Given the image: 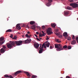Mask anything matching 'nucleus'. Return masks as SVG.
<instances>
[{"instance_id": "obj_1", "label": "nucleus", "mask_w": 78, "mask_h": 78, "mask_svg": "<svg viewBox=\"0 0 78 78\" xmlns=\"http://www.w3.org/2000/svg\"><path fill=\"white\" fill-rule=\"evenodd\" d=\"M55 47L56 49V50L58 51H60L63 50V49H66L67 48V45H65L63 47L62 44H55Z\"/></svg>"}, {"instance_id": "obj_2", "label": "nucleus", "mask_w": 78, "mask_h": 78, "mask_svg": "<svg viewBox=\"0 0 78 78\" xmlns=\"http://www.w3.org/2000/svg\"><path fill=\"white\" fill-rule=\"evenodd\" d=\"M15 44H16L17 46H20L22 44V43H23V42H24L25 43V44H28L31 42V39L30 38H28L27 40H26L25 41H15Z\"/></svg>"}, {"instance_id": "obj_3", "label": "nucleus", "mask_w": 78, "mask_h": 78, "mask_svg": "<svg viewBox=\"0 0 78 78\" xmlns=\"http://www.w3.org/2000/svg\"><path fill=\"white\" fill-rule=\"evenodd\" d=\"M16 45V42L15 41H10V44H8L7 46L8 48L11 49V48L13 47V46L15 47Z\"/></svg>"}, {"instance_id": "obj_4", "label": "nucleus", "mask_w": 78, "mask_h": 78, "mask_svg": "<svg viewBox=\"0 0 78 78\" xmlns=\"http://www.w3.org/2000/svg\"><path fill=\"white\" fill-rule=\"evenodd\" d=\"M51 27H49V28H48V29H47V33L48 35L51 34L53 33V32H51Z\"/></svg>"}, {"instance_id": "obj_5", "label": "nucleus", "mask_w": 78, "mask_h": 78, "mask_svg": "<svg viewBox=\"0 0 78 78\" xmlns=\"http://www.w3.org/2000/svg\"><path fill=\"white\" fill-rule=\"evenodd\" d=\"M70 5L72 6L73 8L78 7V5L76 3H72L70 4Z\"/></svg>"}, {"instance_id": "obj_6", "label": "nucleus", "mask_w": 78, "mask_h": 78, "mask_svg": "<svg viewBox=\"0 0 78 78\" xmlns=\"http://www.w3.org/2000/svg\"><path fill=\"white\" fill-rule=\"evenodd\" d=\"M48 2L46 4V5L48 6H49L51 5V3L52 2V0H48Z\"/></svg>"}, {"instance_id": "obj_7", "label": "nucleus", "mask_w": 78, "mask_h": 78, "mask_svg": "<svg viewBox=\"0 0 78 78\" xmlns=\"http://www.w3.org/2000/svg\"><path fill=\"white\" fill-rule=\"evenodd\" d=\"M34 46L35 47V48L36 49L38 48L39 47V44L37 43H36L34 44Z\"/></svg>"}, {"instance_id": "obj_8", "label": "nucleus", "mask_w": 78, "mask_h": 78, "mask_svg": "<svg viewBox=\"0 0 78 78\" xmlns=\"http://www.w3.org/2000/svg\"><path fill=\"white\" fill-rule=\"evenodd\" d=\"M42 33H43L42 34H41V33L39 34V37H42L43 36H45L44 34L45 33H44V32L43 31H42Z\"/></svg>"}, {"instance_id": "obj_9", "label": "nucleus", "mask_w": 78, "mask_h": 78, "mask_svg": "<svg viewBox=\"0 0 78 78\" xmlns=\"http://www.w3.org/2000/svg\"><path fill=\"white\" fill-rule=\"evenodd\" d=\"M63 36L65 37V38H67L68 37V34L67 32H65L63 33Z\"/></svg>"}, {"instance_id": "obj_10", "label": "nucleus", "mask_w": 78, "mask_h": 78, "mask_svg": "<svg viewBox=\"0 0 78 78\" xmlns=\"http://www.w3.org/2000/svg\"><path fill=\"white\" fill-rule=\"evenodd\" d=\"M6 49H4L3 48L1 49L0 52L1 53H4L5 52V51H6Z\"/></svg>"}, {"instance_id": "obj_11", "label": "nucleus", "mask_w": 78, "mask_h": 78, "mask_svg": "<svg viewBox=\"0 0 78 78\" xmlns=\"http://www.w3.org/2000/svg\"><path fill=\"white\" fill-rule=\"evenodd\" d=\"M21 72H22L21 71H17L15 72V73H14V75H17L18 74H20V73H21Z\"/></svg>"}, {"instance_id": "obj_12", "label": "nucleus", "mask_w": 78, "mask_h": 78, "mask_svg": "<svg viewBox=\"0 0 78 78\" xmlns=\"http://www.w3.org/2000/svg\"><path fill=\"white\" fill-rule=\"evenodd\" d=\"M24 73H25L26 74H27V75L28 77H30V75L29 74V73L28 72H24Z\"/></svg>"}, {"instance_id": "obj_13", "label": "nucleus", "mask_w": 78, "mask_h": 78, "mask_svg": "<svg viewBox=\"0 0 78 78\" xmlns=\"http://www.w3.org/2000/svg\"><path fill=\"white\" fill-rule=\"evenodd\" d=\"M76 44V41L75 40H73L71 42V44L73 45Z\"/></svg>"}, {"instance_id": "obj_14", "label": "nucleus", "mask_w": 78, "mask_h": 78, "mask_svg": "<svg viewBox=\"0 0 78 78\" xmlns=\"http://www.w3.org/2000/svg\"><path fill=\"white\" fill-rule=\"evenodd\" d=\"M56 26V24H55V23L51 24V26L55 28V27Z\"/></svg>"}, {"instance_id": "obj_15", "label": "nucleus", "mask_w": 78, "mask_h": 78, "mask_svg": "<svg viewBox=\"0 0 78 78\" xmlns=\"http://www.w3.org/2000/svg\"><path fill=\"white\" fill-rule=\"evenodd\" d=\"M64 13H65V15H68L69 14V12L68 11H65L64 12Z\"/></svg>"}, {"instance_id": "obj_16", "label": "nucleus", "mask_w": 78, "mask_h": 78, "mask_svg": "<svg viewBox=\"0 0 78 78\" xmlns=\"http://www.w3.org/2000/svg\"><path fill=\"white\" fill-rule=\"evenodd\" d=\"M45 45V43H44V44H43L42 45V47L41 46V47H40V49H43V48H44V45Z\"/></svg>"}, {"instance_id": "obj_17", "label": "nucleus", "mask_w": 78, "mask_h": 78, "mask_svg": "<svg viewBox=\"0 0 78 78\" xmlns=\"http://www.w3.org/2000/svg\"><path fill=\"white\" fill-rule=\"evenodd\" d=\"M35 22L34 21H30V25H33L34 24H35Z\"/></svg>"}, {"instance_id": "obj_18", "label": "nucleus", "mask_w": 78, "mask_h": 78, "mask_svg": "<svg viewBox=\"0 0 78 78\" xmlns=\"http://www.w3.org/2000/svg\"><path fill=\"white\" fill-rule=\"evenodd\" d=\"M43 51V49L40 48V50H39V53L40 54L42 53V51Z\"/></svg>"}, {"instance_id": "obj_19", "label": "nucleus", "mask_w": 78, "mask_h": 78, "mask_svg": "<svg viewBox=\"0 0 78 78\" xmlns=\"http://www.w3.org/2000/svg\"><path fill=\"white\" fill-rule=\"evenodd\" d=\"M2 49H3L6 50V47L5 46V45H2Z\"/></svg>"}, {"instance_id": "obj_20", "label": "nucleus", "mask_w": 78, "mask_h": 78, "mask_svg": "<svg viewBox=\"0 0 78 78\" xmlns=\"http://www.w3.org/2000/svg\"><path fill=\"white\" fill-rule=\"evenodd\" d=\"M49 45H50V43L49 42L47 43L46 44V47H47L48 48L49 47Z\"/></svg>"}, {"instance_id": "obj_21", "label": "nucleus", "mask_w": 78, "mask_h": 78, "mask_svg": "<svg viewBox=\"0 0 78 78\" xmlns=\"http://www.w3.org/2000/svg\"><path fill=\"white\" fill-rule=\"evenodd\" d=\"M72 9V7L69 6H68L67 7H66V9H68V10H71Z\"/></svg>"}, {"instance_id": "obj_22", "label": "nucleus", "mask_w": 78, "mask_h": 78, "mask_svg": "<svg viewBox=\"0 0 78 78\" xmlns=\"http://www.w3.org/2000/svg\"><path fill=\"white\" fill-rule=\"evenodd\" d=\"M55 41L56 42H58V43H60L61 42V41H59L58 39H55Z\"/></svg>"}, {"instance_id": "obj_23", "label": "nucleus", "mask_w": 78, "mask_h": 78, "mask_svg": "<svg viewBox=\"0 0 78 78\" xmlns=\"http://www.w3.org/2000/svg\"><path fill=\"white\" fill-rule=\"evenodd\" d=\"M4 39V37H1L0 38V41H3Z\"/></svg>"}, {"instance_id": "obj_24", "label": "nucleus", "mask_w": 78, "mask_h": 78, "mask_svg": "<svg viewBox=\"0 0 78 78\" xmlns=\"http://www.w3.org/2000/svg\"><path fill=\"white\" fill-rule=\"evenodd\" d=\"M12 32V30H11V29H9L7 30H6V32Z\"/></svg>"}, {"instance_id": "obj_25", "label": "nucleus", "mask_w": 78, "mask_h": 78, "mask_svg": "<svg viewBox=\"0 0 78 78\" xmlns=\"http://www.w3.org/2000/svg\"><path fill=\"white\" fill-rule=\"evenodd\" d=\"M37 77V76L34 75H33L32 76V78H36Z\"/></svg>"}, {"instance_id": "obj_26", "label": "nucleus", "mask_w": 78, "mask_h": 78, "mask_svg": "<svg viewBox=\"0 0 78 78\" xmlns=\"http://www.w3.org/2000/svg\"><path fill=\"white\" fill-rule=\"evenodd\" d=\"M31 28L34 30H35V29L36 28V27H35V26H32L31 27Z\"/></svg>"}, {"instance_id": "obj_27", "label": "nucleus", "mask_w": 78, "mask_h": 78, "mask_svg": "<svg viewBox=\"0 0 78 78\" xmlns=\"http://www.w3.org/2000/svg\"><path fill=\"white\" fill-rule=\"evenodd\" d=\"M5 42V41H3L0 42V45H2Z\"/></svg>"}, {"instance_id": "obj_28", "label": "nucleus", "mask_w": 78, "mask_h": 78, "mask_svg": "<svg viewBox=\"0 0 78 78\" xmlns=\"http://www.w3.org/2000/svg\"><path fill=\"white\" fill-rule=\"evenodd\" d=\"M25 36L27 37V38H30V37L27 34H26L25 35Z\"/></svg>"}, {"instance_id": "obj_29", "label": "nucleus", "mask_w": 78, "mask_h": 78, "mask_svg": "<svg viewBox=\"0 0 78 78\" xmlns=\"http://www.w3.org/2000/svg\"><path fill=\"white\" fill-rule=\"evenodd\" d=\"M4 77L6 78H9V76H8V75H4Z\"/></svg>"}, {"instance_id": "obj_30", "label": "nucleus", "mask_w": 78, "mask_h": 78, "mask_svg": "<svg viewBox=\"0 0 78 78\" xmlns=\"http://www.w3.org/2000/svg\"><path fill=\"white\" fill-rule=\"evenodd\" d=\"M16 27H20V26L19 24H18L17 25H16Z\"/></svg>"}, {"instance_id": "obj_31", "label": "nucleus", "mask_w": 78, "mask_h": 78, "mask_svg": "<svg viewBox=\"0 0 78 78\" xmlns=\"http://www.w3.org/2000/svg\"><path fill=\"white\" fill-rule=\"evenodd\" d=\"M16 29H18V30H20L21 29V27H16Z\"/></svg>"}, {"instance_id": "obj_32", "label": "nucleus", "mask_w": 78, "mask_h": 78, "mask_svg": "<svg viewBox=\"0 0 78 78\" xmlns=\"http://www.w3.org/2000/svg\"><path fill=\"white\" fill-rule=\"evenodd\" d=\"M72 48V47L71 46H69L67 47V49H70Z\"/></svg>"}, {"instance_id": "obj_33", "label": "nucleus", "mask_w": 78, "mask_h": 78, "mask_svg": "<svg viewBox=\"0 0 78 78\" xmlns=\"http://www.w3.org/2000/svg\"><path fill=\"white\" fill-rule=\"evenodd\" d=\"M72 39L73 40H74L75 39V37L73 35Z\"/></svg>"}, {"instance_id": "obj_34", "label": "nucleus", "mask_w": 78, "mask_h": 78, "mask_svg": "<svg viewBox=\"0 0 78 78\" xmlns=\"http://www.w3.org/2000/svg\"><path fill=\"white\" fill-rule=\"evenodd\" d=\"M67 39L68 40V41H70L71 40V37H68L67 38Z\"/></svg>"}, {"instance_id": "obj_35", "label": "nucleus", "mask_w": 78, "mask_h": 78, "mask_svg": "<svg viewBox=\"0 0 78 78\" xmlns=\"http://www.w3.org/2000/svg\"><path fill=\"white\" fill-rule=\"evenodd\" d=\"M45 29V27L44 26H42V29L44 30Z\"/></svg>"}, {"instance_id": "obj_36", "label": "nucleus", "mask_w": 78, "mask_h": 78, "mask_svg": "<svg viewBox=\"0 0 78 78\" xmlns=\"http://www.w3.org/2000/svg\"><path fill=\"white\" fill-rule=\"evenodd\" d=\"M17 38V37H16V36H14V37L13 38V39H16Z\"/></svg>"}, {"instance_id": "obj_37", "label": "nucleus", "mask_w": 78, "mask_h": 78, "mask_svg": "<svg viewBox=\"0 0 78 78\" xmlns=\"http://www.w3.org/2000/svg\"><path fill=\"white\" fill-rule=\"evenodd\" d=\"M10 38H12V37H13V36H12V34H11V35H10Z\"/></svg>"}, {"instance_id": "obj_38", "label": "nucleus", "mask_w": 78, "mask_h": 78, "mask_svg": "<svg viewBox=\"0 0 78 78\" xmlns=\"http://www.w3.org/2000/svg\"><path fill=\"white\" fill-rule=\"evenodd\" d=\"M9 78H13V77H12L11 75L9 76Z\"/></svg>"}, {"instance_id": "obj_39", "label": "nucleus", "mask_w": 78, "mask_h": 78, "mask_svg": "<svg viewBox=\"0 0 78 78\" xmlns=\"http://www.w3.org/2000/svg\"><path fill=\"white\" fill-rule=\"evenodd\" d=\"M76 41H78V37H76Z\"/></svg>"}, {"instance_id": "obj_40", "label": "nucleus", "mask_w": 78, "mask_h": 78, "mask_svg": "<svg viewBox=\"0 0 78 78\" xmlns=\"http://www.w3.org/2000/svg\"><path fill=\"white\" fill-rule=\"evenodd\" d=\"M47 38H46V40H48L49 39V38L48 37V36H46Z\"/></svg>"}, {"instance_id": "obj_41", "label": "nucleus", "mask_w": 78, "mask_h": 78, "mask_svg": "<svg viewBox=\"0 0 78 78\" xmlns=\"http://www.w3.org/2000/svg\"><path fill=\"white\" fill-rule=\"evenodd\" d=\"M55 34L57 36L59 35V34L58 33H55Z\"/></svg>"}, {"instance_id": "obj_42", "label": "nucleus", "mask_w": 78, "mask_h": 78, "mask_svg": "<svg viewBox=\"0 0 78 78\" xmlns=\"http://www.w3.org/2000/svg\"><path fill=\"white\" fill-rule=\"evenodd\" d=\"M56 32H58V29H57L55 30Z\"/></svg>"}, {"instance_id": "obj_43", "label": "nucleus", "mask_w": 78, "mask_h": 78, "mask_svg": "<svg viewBox=\"0 0 78 78\" xmlns=\"http://www.w3.org/2000/svg\"><path fill=\"white\" fill-rule=\"evenodd\" d=\"M37 40V41H41V40H39V39L38 38H36Z\"/></svg>"}, {"instance_id": "obj_44", "label": "nucleus", "mask_w": 78, "mask_h": 78, "mask_svg": "<svg viewBox=\"0 0 78 78\" xmlns=\"http://www.w3.org/2000/svg\"><path fill=\"white\" fill-rule=\"evenodd\" d=\"M66 78H70V77L69 76H67L66 77Z\"/></svg>"}, {"instance_id": "obj_45", "label": "nucleus", "mask_w": 78, "mask_h": 78, "mask_svg": "<svg viewBox=\"0 0 78 78\" xmlns=\"http://www.w3.org/2000/svg\"><path fill=\"white\" fill-rule=\"evenodd\" d=\"M40 47H42V44H40Z\"/></svg>"}, {"instance_id": "obj_46", "label": "nucleus", "mask_w": 78, "mask_h": 78, "mask_svg": "<svg viewBox=\"0 0 78 78\" xmlns=\"http://www.w3.org/2000/svg\"><path fill=\"white\" fill-rule=\"evenodd\" d=\"M52 48H53V47L51 46H50V49H51Z\"/></svg>"}, {"instance_id": "obj_47", "label": "nucleus", "mask_w": 78, "mask_h": 78, "mask_svg": "<svg viewBox=\"0 0 78 78\" xmlns=\"http://www.w3.org/2000/svg\"><path fill=\"white\" fill-rule=\"evenodd\" d=\"M30 32H27V34H30Z\"/></svg>"}, {"instance_id": "obj_48", "label": "nucleus", "mask_w": 78, "mask_h": 78, "mask_svg": "<svg viewBox=\"0 0 78 78\" xmlns=\"http://www.w3.org/2000/svg\"><path fill=\"white\" fill-rule=\"evenodd\" d=\"M70 2H73V0H70Z\"/></svg>"}, {"instance_id": "obj_49", "label": "nucleus", "mask_w": 78, "mask_h": 78, "mask_svg": "<svg viewBox=\"0 0 78 78\" xmlns=\"http://www.w3.org/2000/svg\"><path fill=\"white\" fill-rule=\"evenodd\" d=\"M34 35H35V36H36V37H37V36L36 34H34Z\"/></svg>"}, {"instance_id": "obj_50", "label": "nucleus", "mask_w": 78, "mask_h": 78, "mask_svg": "<svg viewBox=\"0 0 78 78\" xmlns=\"http://www.w3.org/2000/svg\"><path fill=\"white\" fill-rule=\"evenodd\" d=\"M44 48H47V47H46V46L44 45Z\"/></svg>"}, {"instance_id": "obj_51", "label": "nucleus", "mask_w": 78, "mask_h": 78, "mask_svg": "<svg viewBox=\"0 0 78 78\" xmlns=\"http://www.w3.org/2000/svg\"><path fill=\"white\" fill-rule=\"evenodd\" d=\"M36 34H39L38 32H36Z\"/></svg>"}, {"instance_id": "obj_52", "label": "nucleus", "mask_w": 78, "mask_h": 78, "mask_svg": "<svg viewBox=\"0 0 78 78\" xmlns=\"http://www.w3.org/2000/svg\"><path fill=\"white\" fill-rule=\"evenodd\" d=\"M27 27H28V28H29V27L28 26H27Z\"/></svg>"}, {"instance_id": "obj_53", "label": "nucleus", "mask_w": 78, "mask_h": 78, "mask_svg": "<svg viewBox=\"0 0 78 78\" xmlns=\"http://www.w3.org/2000/svg\"><path fill=\"white\" fill-rule=\"evenodd\" d=\"M29 36H30V37H31V34H30Z\"/></svg>"}, {"instance_id": "obj_54", "label": "nucleus", "mask_w": 78, "mask_h": 78, "mask_svg": "<svg viewBox=\"0 0 78 78\" xmlns=\"http://www.w3.org/2000/svg\"><path fill=\"white\" fill-rule=\"evenodd\" d=\"M60 38H62V36H61L60 37Z\"/></svg>"}, {"instance_id": "obj_55", "label": "nucleus", "mask_w": 78, "mask_h": 78, "mask_svg": "<svg viewBox=\"0 0 78 78\" xmlns=\"http://www.w3.org/2000/svg\"><path fill=\"white\" fill-rule=\"evenodd\" d=\"M40 38V40H41L42 39V38Z\"/></svg>"}, {"instance_id": "obj_56", "label": "nucleus", "mask_w": 78, "mask_h": 78, "mask_svg": "<svg viewBox=\"0 0 78 78\" xmlns=\"http://www.w3.org/2000/svg\"><path fill=\"white\" fill-rule=\"evenodd\" d=\"M48 42V41H46V42H45V43H47Z\"/></svg>"}, {"instance_id": "obj_57", "label": "nucleus", "mask_w": 78, "mask_h": 78, "mask_svg": "<svg viewBox=\"0 0 78 78\" xmlns=\"http://www.w3.org/2000/svg\"><path fill=\"white\" fill-rule=\"evenodd\" d=\"M24 35H22V37H24Z\"/></svg>"}, {"instance_id": "obj_58", "label": "nucleus", "mask_w": 78, "mask_h": 78, "mask_svg": "<svg viewBox=\"0 0 78 78\" xmlns=\"http://www.w3.org/2000/svg\"><path fill=\"white\" fill-rule=\"evenodd\" d=\"M77 20H78V18H77Z\"/></svg>"}, {"instance_id": "obj_59", "label": "nucleus", "mask_w": 78, "mask_h": 78, "mask_svg": "<svg viewBox=\"0 0 78 78\" xmlns=\"http://www.w3.org/2000/svg\"><path fill=\"white\" fill-rule=\"evenodd\" d=\"M77 43H78V40H77Z\"/></svg>"}, {"instance_id": "obj_60", "label": "nucleus", "mask_w": 78, "mask_h": 78, "mask_svg": "<svg viewBox=\"0 0 78 78\" xmlns=\"http://www.w3.org/2000/svg\"><path fill=\"white\" fill-rule=\"evenodd\" d=\"M1 55V54H0V55Z\"/></svg>"}, {"instance_id": "obj_61", "label": "nucleus", "mask_w": 78, "mask_h": 78, "mask_svg": "<svg viewBox=\"0 0 78 78\" xmlns=\"http://www.w3.org/2000/svg\"><path fill=\"white\" fill-rule=\"evenodd\" d=\"M2 78H5V77H4V78L2 77Z\"/></svg>"}, {"instance_id": "obj_62", "label": "nucleus", "mask_w": 78, "mask_h": 78, "mask_svg": "<svg viewBox=\"0 0 78 78\" xmlns=\"http://www.w3.org/2000/svg\"><path fill=\"white\" fill-rule=\"evenodd\" d=\"M60 78H62V77H61Z\"/></svg>"}, {"instance_id": "obj_63", "label": "nucleus", "mask_w": 78, "mask_h": 78, "mask_svg": "<svg viewBox=\"0 0 78 78\" xmlns=\"http://www.w3.org/2000/svg\"><path fill=\"white\" fill-rule=\"evenodd\" d=\"M28 78H30L28 77Z\"/></svg>"}, {"instance_id": "obj_64", "label": "nucleus", "mask_w": 78, "mask_h": 78, "mask_svg": "<svg viewBox=\"0 0 78 78\" xmlns=\"http://www.w3.org/2000/svg\"><path fill=\"white\" fill-rule=\"evenodd\" d=\"M73 78H74V77H73Z\"/></svg>"}]
</instances>
